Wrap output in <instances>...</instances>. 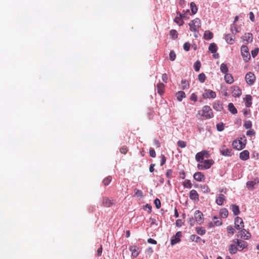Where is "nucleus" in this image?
I'll list each match as a JSON object with an SVG mask.
<instances>
[{
    "label": "nucleus",
    "mask_w": 259,
    "mask_h": 259,
    "mask_svg": "<svg viewBox=\"0 0 259 259\" xmlns=\"http://www.w3.org/2000/svg\"><path fill=\"white\" fill-rule=\"evenodd\" d=\"M196 116L205 119H210L213 117V113L210 106L205 105L201 110L198 111Z\"/></svg>",
    "instance_id": "f257e3e1"
},
{
    "label": "nucleus",
    "mask_w": 259,
    "mask_h": 259,
    "mask_svg": "<svg viewBox=\"0 0 259 259\" xmlns=\"http://www.w3.org/2000/svg\"><path fill=\"white\" fill-rule=\"evenodd\" d=\"M189 25L190 26V31L194 32L195 33H198L199 31V29L201 26V22L199 18H196L194 20H192L189 23Z\"/></svg>",
    "instance_id": "f03ea898"
},
{
    "label": "nucleus",
    "mask_w": 259,
    "mask_h": 259,
    "mask_svg": "<svg viewBox=\"0 0 259 259\" xmlns=\"http://www.w3.org/2000/svg\"><path fill=\"white\" fill-rule=\"evenodd\" d=\"M246 141L245 137L244 136L240 138V139L234 141L232 143V146L234 149L240 150L245 147Z\"/></svg>",
    "instance_id": "7ed1b4c3"
},
{
    "label": "nucleus",
    "mask_w": 259,
    "mask_h": 259,
    "mask_svg": "<svg viewBox=\"0 0 259 259\" xmlns=\"http://www.w3.org/2000/svg\"><path fill=\"white\" fill-rule=\"evenodd\" d=\"M214 163L212 159H207L201 161L197 164V168L199 170H204L209 168Z\"/></svg>",
    "instance_id": "20e7f679"
},
{
    "label": "nucleus",
    "mask_w": 259,
    "mask_h": 259,
    "mask_svg": "<svg viewBox=\"0 0 259 259\" xmlns=\"http://www.w3.org/2000/svg\"><path fill=\"white\" fill-rule=\"evenodd\" d=\"M241 53L243 60L245 62H248L250 59V55L248 47L245 45L242 46L241 48Z\"/></svg>",
    "instance_id": "39448f33"
},
{
    "label": "nucleus",
    "mask_w": 259,
    "mask_h": 259,
    "mask_svg": "<svg viewBox=\"0 0 259 259\" xmlns=\"http://www.w3.org/2000/svg\"><path fill=\"white\" fill-rule=\"evenodd\" d=\"M220 152L222 155L225 156H231L233 154L232 149L231 148H227L225 145L221 146Z\"/></svg>",
    "instance_id": "423d86ee"
},
{
    "label": "nucleus",
    "mask_w": 259,
    "mask_h": 259,
    "mask_svg": "<svg viewBox=\"0 0 259 259\" xmlns=\"http://www.w3.org/2000/svg\"><path fill=\"white\" fill-rule=\"evenodd\" d=\"M102 202L103 206L106 207L112 206L115 204V200L108 197H103Z\"/></svg>",
    "instance_id": "0eeeda50"
},
{
    "label": "nucleus",
    "mask_w": 259,
    "mask_h": 259,
    "mask_svg": "<svg viewBox=\"0 0 259 259\" xmlns=\"http://www.w3.org/2000/svg\"><path fill=\"white\" fill-rule=\"evenodd\" d=\"M202 97L204 99L212 98L216 97V93L215 92L209 89H205L204 92L202 94Z\"/></svg>",
    "instance_id": "6e6552de"
},
{
    "label": "nucleus",
    "mask_w": 259,
    "mask_h": 259,
    "mask_svg": "<svg viewBox=\"0 0 259 259\" xmlns=\"http://www.w3.org/2000/svg\"><path fill=\"white\" fill-rule=\"evenodd\" d=\"M245 80L248 84H253L255 80L254 74L251 72H248L245 75Z\"/></svg>",
    "instance_id": "1a4fd4ad"
},
{
    "label": "nucleus",
    "mask_w": 259,
    "mask_h": 259,
    "mask_svg": "<svg viewBox=\"0 0 259 259\" xmlns=\"http://www.w3.org/2000/svg\"><path fill=\"white\" fill-rule=\"evenodd\" d=\"M234 224H235V228L238 230H240L242 228H244V222L242 220V219L238 217H237L235 219L234 221Z\"/></svg>",
    "instance_id": "9d476101"
},
{
    "label": "nucleus",
    "mask_w": 259,
    "mask_h": 259,
    "mask_svg": "<svg viewBox=\"0 0 259 259\" xmlns=\"http://www.w3.org/2000/svg\"><path fill=\"white\" fill-rule=\"evenodd\" d=\"M194 218L195 221L198 224H201L203 223L204 218L203 213L199 210H196L194 213Z\"/></svg>",
    "instance_id": "9b49d317"
},
{
    "label": "nucleus",
    "mask_w": 259,
    "mask_h": 259,
    "mask_svg": "<svg viewBox=\"0 0 259 259\" xmlns=\"http://www.w3.org/2000/svg\"><path fill=\"white\" fill-rule=\"evenodd\" d=\"M232 243H236L237 245L240 248V250L247 247V243L242 240L234 239L232 240Z\"/></svg>",
    "instance_id": "f8f14e48"
},
{
    "label": "nucleus",
    "mask_w": 259,
    "mask_h": 259,
    "mask_svg": "<svg viewBox=\"0 0 259 259\" xmlns=\"http://www.w3.org/2000/svg\"><path fill=\"white\" fill-rule=\"evenodd\" d=\"M182 236V232L179 231L176 233V235L172 237L170 240V244L171 245H174L181 241V237Z\"/></svg>",
    "instance_id": "ddd939ff"
},
{
    "label": "nucleus",
    "mask_w": 259,
    "mask_h": 259,
    "mask_svg": "<svg viewBox=\"0 0 259 259\" xmlns=\"http://www.w3.org/2000/svg\"><path fill=\"white\" fill-rule=\"evenodd\" d=\"M239 231L238 233L241 238L244 240H248L251 237V234L245 229L242 228Z\"/></svg>",
    "instance_id": "4468645a"
},
{
    "label": "nucleus",
    "mask_w": 259,
    "mask_h": 259,
    "mask_svg": "<svg viewBox=\"0 0 259 259\" xmlns=\"http://www.w3.org/2000/svg\"><path fill=\"white\" fill-rule=\"evenodd\" d=\"M259 181L257 179H254L253 181H248L246 183V187L248 190H252L257 185Z\"/></svg>",
    "instance_id": "2eb2a0df"
},
{
    "label": "nucleus",
    "mask_w": 259,
    "mask_h": 259,
    "mask_svg": "<svg viewBox=\"0 0 259 259\" xmlns=\"http://www.w3.org/2000/svg\"><path fill=\"white\" fill-rule=\"evenodd\" d=\"M242 39L245 44H247L252 42L253 39L252 34L251 33H246L242 37Z\"/></svg>",
    "instance_id": "dca6fc26"
},
{
    "label": "nucleus",
    "mask_w": 259,
    "mask_h": 259,
    "mask_svg": "<svg viewBox=\"0 0 259 259\" xmlns=\"http://www.w3.org/2000/svg\"><path fill=\"white\" fill-rule=\"evenodd\" d=\"M189 197L193 201H199V195L195 190L193 189L190 191L189 193Z\"/></svg>",
    "instance_id": "f3484780"
},
{
    "label": "nucleus",
    "mask_w": 259,
    "mask_h": 259,
    "mask_svg": "<svg viewBox=\"0 0 259 259\" xmlns=\"http://www.w3.org/2000/svg\"><path fill=\"white\" fill-rule=\"evenodd\" d=\"M232 96L234 97H239L242 94V91L239 87L237 86H234L232 87Z\"/></svg>",
    "instance_id": "a211bd4d"
},
{
    "label": "nucleus",
    "mask_w": 259,
    "mask_h": 259,
    "mask_svg": "<svg viewBox=\"0 0 259 259\" xmlns=\"http://www.w3.org/2000/svg\"><path fill=\"white\" fill-rule=\"evenodd\" d=\"M212 107L214 110L218 111H221L223 109V104L220 101H215L213 103Z\"/></svg>",
    "instance_id": "6ab92c4d"
},
{
    "label": "nucleus",
    "mask_w": 259,
    "mask_h": 259,
    "mask_svg": "<svg viewBox=\"0 0 259 259\" xmlns=\"http://www.w3.org/2000/svg\"><path fill=\"white\" fill-rule=\"evenodd\" d=\"M194 179L198 182H201L204 180V175L201 172H196L194 174Z\"/></svg>",
    "instance_id": "aec40b11"
},
{
    "label": "nucleus",
    "mask_w": 259,
    "mask_h": 259,
    "mask_svg": "<svg viewBox=\"0 0 259 259\" xmlns=\"http://www.w3.org/2000/svg\"><path fill=\"white\" fill-rule=\"evenodd\" d=\"M240 158L242 160H246L249 158V152L245 150L241 152L239 154Z\"/></svg>",
    "instance_id": "412c9836"
},
{
    "label": "nucleus",
    "mask_w": 259,
    "mask_h": 259,
    "mask_svg": "<svg viewBox=\"0 0 259 259\" xmlns=\"http://www.w3.org/2000/svg\"><path fill=\"white\" fill-rule=\"evenodd\" d=\"M224 79L226 83L229 84H232L234 82V78L231 74L226 73L224 76Z\"/></svg>",
    "instance_id": "4be33fe9"
},
{
    "label": "nucleus",
    "mask_w": 259,
    "mask_h": 259,
    "mask_svg": "<svg viewBox=\"0 0 259 259\" xmlns=\"http://www.w3.org/2000/svg\"><path fill=\"white\" fill-rule=\"evenodd\" d=\"M237 244L236 243H233L232 244H231L228 248V250L229 252L232 254H235L237 252L238 250V248L237 247Z\"/></svg>",
    "instance_id": "5701e85b"
},
{
    "label": "nucleus",
    "mask_w": 259,
    "mask_h": 259,
    "mask_svg": "<svg viewBox=\"0 0 259 259\" xmlns=\"http://www.w3.org/2000/svg\"><path fill=\"white\" fill-rule=\"evenodd\" d=\"M245 105L247 107H250L252 105V97L250 95H247L244 99Z\"/></svg>",
    "instance_id": "b1692460"
},
{
    "label": "nucleus",
    "mask_w": 259,
    "mask_h": 259,
    "mask_svg": "<svg viewBox=\"0 0 259 259\" xmlns=\"http://www.w3.org/2000/svg\"><path fill=\"white\" fill-rule=\"evenodd\" d=\"M225 200V197L223 194H219L217 197L215 202L219 205H222L224 201Z\"/></svg>",
    "instance_id": "393cba45"
},
{
    "label": "nucleus",
    "mask_w": 259,
    "mask_h": 259,
    "mask_svg": "<svg viewBox=\"0 0 259 259\" xmlns=\"http://www.w3.org/2000/svg\"><path fill=\"white\" fill-rule=\"evenodd\" d=\"M178 14L179 15V17H177L175 18L174 21L178 24L179 26H182L184 24V21L182 19V18L183 17L182 15L181 14V13L178 12ZM184 17V16H183Z\"/></svg>",
    "instance_id": "a878e982"
},
{
    "label": "nucleus",
    "mask_w": 259,
    "mask_h": 259,
    "mask_svg": "<svg viewBox=\"0 0 259 259\" xmlns=\"http://www.w3.org/2000/svg\"><path fill=\"white\" fill-rule=\"evenodd\" d=\"M235 37L232 34H228L225 36V39L227 43L229 44H233L234 42Z\"/></svg>",
    "instance_id": "bb28decb"
},
{
    "label": "nucleus",
    "mask_w": 259,
    "mask_h": 259,
    "mask_svg": "<svg viewBox=\"0 0 259 259\" xmlns=\"http://www.w3.org/2000/svg\"><path fill=\"white\" fill-rule=\"evenodd\" d=\"M157 93L160 95H162L164 92V85L162 83H158L157 84Z\"/></svg>",
    "instance_id": "cd10ccee"
},
{
    "label": "nucleus",
    "mask_w": 259,
    "mask_h": 259,
    "mask_svg": "<svg viewBox=\"0 0 259 259\" xmlns=\"http://www.w3.org/2000/svg\"><path fill=\"white\" fill-rule=\"evenodd\" d=\"M231 208L235 215H237L239 214L240 210L238 205L236 204H232L231 205Z\"/></svg>",
    "instance_id": "c85d7f7f"
},
{
    "label": "nucleus",
    "mask_w": 259,
    "mask_h": 259,
    "mask_svg": "<svg viewBox=\"0 0 259 259\" xmlns=\"http://www.w3.org/2000/svg\"><path fill=\"white\" fill-rule=\"evenodd\" d=\"M228 110L233 114H236L237 113V110L234 106V104L232 103H229L228 104Z\"/></svg>",
    "instance_id": "c756f323"
},
{
    "label": "nucleus",
    "mask_w": 259,
    "mask_h": 259,
    "mask_svg": "<svg viewBox=\"0 0 259 259\" xmlns=\"http://www.w3.org/2000/svg\"><path fill=\"white\" fill-rule=\"evenodd\" d=\"M208 50L211 53H214L217 51L218 47L215 44L211 43L210 44Z\"/></svg>",
    "instance_id": "7c9ffc66"
},
{
    "label": "nucleus",
    "mask_w": 259,
    "mask_h": 259,
    "mask_svg": "<svg viewBox=\"0 0 259 259\" xmlns=\"http://www.w3.org/2000/svg\"><path fill=\"white\" fill-rule=\"evenodd\" d=\"M213 36V33L210 31H205L204 34V37L205 39H211Z\"/></svg>",
    "instance_id": "2f4dec72"
},
{
    "label": "nucleus",
    "mask_w": 259,
    "mask_h": 259,
    "mask_svg": "<svg viewBox=\"0 0 259 259\" xmlns=\"http://www.w3.org/2000/svg\"><path fill=\"white\" fill-rule=\"evenodd\" d=\"M204 157H203V155H202L201 152H198L196 155H195V159L197 162H199V163L203 161Z\"/></svg>",
    "instance_id": "473e14b6"
},
{
    "label": "nucleus",
    "mask_w": 259,
    "mask_h": 259,
    "mask_svg": "<svg viewBox=\"0 0 259 259\" xmlns=\"http://www.w3.org/2000/svg\"><path fill=\"white\" fill-rule=\"evenodd\" d=\"M185 96V93L183 91H179L177 94V99L179 101H181Z\"/></svg>",
    "instance_id": "72a5a7b5"
},
{
    "label": "nucleus",
    "mask_w": 259,
    "mask_h": 259,
    "mask_svg": "<svg viewBox=\"0 0 259 259\" xmlns=\"http://www.w3.org/2000/svg\"><path fill=\"white\" fill-rule=\"evenodd\" d=\"M220 213L221 216L223 218H226L228 217V211L226 208H222L220 210Z\"/></svg>",
    "instance_id": "f704fd0d"
},
{
    "label": "nucleus",
    "mask_w": 259,
    "mask_h": 259,
    "mask_svg": "<svg viewBox=\"0 0 259 259\" xmlns=\"http://www.w3.org/2000/svg\"><path fill=\"white\" fill-rule=\"evenodd\" d=\"M183 186L184 188L190 189L192 187V183L189 180H186L183 182Z\"/></svg>",
    "instance_id": "c9c22d12"
},
{
    "label": "nucleus",
    "mask_w": 259,
    "mask_h": 259,
    "mask_svg": "<svg viewBox=\"0 0 259 259\" xmlns=\"http://www.w3.org/2000/svg\"><path fill=\"white\" fill-rule=\"evenodd\" d=\"M196 231L197 233L200 235H203L206 233V230L203 227H197L196 228Z\"/></svg>",
    "instance_id": "e433bc0d"
},
{
    "label": "nucleus",
    "mask_w": 259,
    "mask_h": 259,
    "mask_svg": "<svg viewBox=\"0 0 259 259\" xmlns=\"http://www.w3.org/2000/svg\"><path fill=\"white\" fill-rule=\"evenodd\" d=\"M220 70L222 73L226 74L228 71V68L226 64L222 63L220 66Z\"/></svg>",
    "instance_id": "4c0bfd02"
},
{
    "label": "nucleus",
    "mask_w": 259,
    "mask_h": 259,
    "mask_svg": "<svg viewBox=\"0 0 259 259\" xmlns=\"http://www.w3.org/2000/svg\"><path fill=\"white\" fill-rule=\"evenodd\" d=\"M112 181V177L108 176L105 178L103 181V183L105 186H108Z\"/></svg>",
    "instance_id": "58836bf2"
},
{
    "label": "nucleus",
    "mask_w": 259,
    "mask_h": 259,
    "mask_svg": "<svg viewBox=\"0 0 259 259\" xmlns=\"http://www.w3.org/2000/svg\"><path fill=\"white\" fill-rule=\"evenodd\" d=\"M200 188L202 192L204 193H207L210 192V189L206 185H200Z\"/></svg>",
    "instance_id": "ea45409f"
},
{
    "label": "nucleus",
    "mask_w": 259,
    "mask_h": 259,
    "mask_svg": "<svg viewBox=\"0 0 259 259\" xmlns=\"http://www.w3.org/2000/svg\"><path fill=\"white\" fill-rule=\"evenodd\" d=\"M190 239L192 241H195V242L197 243H199L202 240L200 237L196 235H191Z\"/></svg>",
    "instance_id": "a19ab883"
},
{
    "label": "nucleus",
    "mask_w": 259,
    "mask_h": 259,
    "mask_svg": "<svg viewBox=\"0 0 259 259\" xmlns=\"http://www.w3.org/2000/svg\"><path fill=\"white\" fill-rule=\"evenodd\" d=\"M190 8H191V12L193 14H195L197 13L198 9H197V8L194 3L192 2L190 4Z\"/></svg>",
    "instance_id": "79ce46f5"
},
{
    "label": "nucleus",
    "mask_w": 259,
    "mask_h": 259,
    "mask_svg": "<svg viewBox=\"0 0 259 259\" xmlns=\"http://www.w3.org/2000/svg\"><path fill=\"white\" fill-rule=\"evenodd\" d=\"M169 34L172 39H176L178 37V32L175 29H172L170 31Z\"/></svg>",
    "instance_id": "37998d69"
},
{
    "label": "nucleus",
    "mask_w": 259,
    "mask_h": 259,
    "mask_svg": "<svg viewBox=\"0 0 259 259\" xmlns=\"http://www.w3.org/2000/svg\"><path fill=\"white\" fill-rule=\"evenodd\" d=\"M244 126L246 129H250L252 127V123L250 120H246L244 123Z\"/></svg>",
    "instance_id": "c03bdc74"
},
{
    "label": "nucleus",
    "mask_w": 259,
    "mask_h": 259,
    "mask_svg": "<svg viewBox=\"0 0 259 259\" xmlns=\"http://www.w3.org/2000/svg\"><path fill=\"white\" fill-rule=\"evenodd\" d=\"M177 145L178 147L183 148L186 147L187 143L184 141L179 140L177 142Z\"/></svg>",
    "instance_id": "a18cd8bd"
},
{
    "label": "nucleus",
    "mask_w": 259,
    "mask_h": 259,
    "mask_svg": "<svg viewBox=\"0 0 259 259\" xmlns=\"http://www.w3.org/2000/svg\"><path fill=\"white\" fill-rule=\"evenodd\" d=\"M213 220L214 222V225H215L217 226H221L222 224L221 220H219L218 218L217 217H214L213 218Z\"/></svg>",
    "instance_id": "49530a36"
},
{
    "label": "nucleus",
    "mask_w": 259,
    "mask_h": 259,
    "mask_svg": "<svg viewBox=\"0 0 259 259\" xmlns=\"http://www.w3.org/2000/svg\"><path fill=\"white\" fill-rule=\"evenodd\" d=\"M135 192V195H136L137 197H140L141 198H142L143 197V192L141 190L135 189L134 190Z\"/></svg>",
    "instance_id": "de8ad7c7"
},
{
    "label": "nucleus",
    "mask_w": 259,
    "mask_h": 259,
    "mask_svg": "<svg viewBox=\"0 0 259 259\" xmlns=\"http://www.w3.org/2000/svg\"><path fill=\"white\" fill-rule=\"evenodd\" d=\"M198 78L200 82L203 83L205 81L206 78L205 75L203 73H200L198 75Z\"/></svg>",
    "instance_id": "09e8293b"
},
{
    "label": "nucleus",
    "mask_w": 259,
    "mask_h": 259,
    "mask_svg": "<svg viewBox=\"0 0 259 259\" xmlns=\"http://www.w3.org/2000/svg\"><path fill=\"white\" fill-rule=\"evenodd\" d=\"M227 232L232 235L234 234L235 232V229L232 226H229L227 227Z\"/></svg>",
    "instance_id": "8fccbe9b"
},
{
    "label": "nucleus",
    "mask_w": 259,
    "mask_h": 259,
    "mask_svg": "<svg viewBox=\"0 0 259 259\" xmlns=\"http://www.w3.org/2000/svg\"><path fill=\"white\" fill-rule=\"evenodd\" d=\"M201 67V63L199 61H197L194 65V69L196 71L198 72L200 70V68Z\"/></svg>",
    "instance_id": "3c124183"
},
{
    "label": "nucleus",
    "mask_w": 259,
    "mask_h": 259,
    "mask_svg": "<svg viewBox=\"0 0 259 259\" xmlns=\"http://www.w3.org/2000/svg\"><path fill=\"white\" fill-rule=\"evenodd\" d=\"M217 129L219 132H222L224 129V124L223 122L218 123L217 124Z\"/></svg>",
    "instance_id": "603ef678"
},
{
    "label": "nucleus",
    "mask_w": 259,
    "mask_h": 259,
    "mask_svg": "<svg viewBox=\"0 0 259 259\" xmlns=\"http://www.w3.org/2000/svg\"><path fill=\"white\" fill-rule=\"evenodd\" d=\"M169 59L171 61H174L176 57V55L174 51H171L169 53Z\"/></svg>",
    "instance_id": "864d4df0"
},
{
    "label": "nucleus",
    "mask_w": 259,
    "mask_h": 259,
    "mask_svg": "<svg viewBox=\"0 0 259 259\" xmlns=\"http://www.w3.org/2000/svg\"><path fill=\"white\" fill-rule=\"evenodd\" d=\"M130 250L132 252V255L133 256H137L138 255V253L137 252V251L136 250L135 246L131 247Z\"/></svg>",
    "instance_id": "5fc2aeb1"
},
{
    "label": "nucleus",
    "mask_w": 259,
    "mask_h": 259,
    "mask_svg": "<svg viewBox=\"0 0 259 259\" xmlns=\"http://www.w3.org/2000/svg\"><path fill=\"white\" fill-rule=\"evenodd\" d=\"M181 83L183 89H188L189 88V83L186 80H182Z\"/></svg>",
    "instance_id": "6e6d98bb"
},
{
    "label": "nucleus",
    "mask_w": 259,
    "mask_h": 259,
    "mask_svg": "<svg viewBox=\"0 0 259 259\" xmlns=\"http://www.w3.org/2000/svg\"><path fill=\"white\" fill-rule=\"evenodd\" d=\"M258 51H259V49L257 48H256L254 49L253 50L251 51V55L253 58H255L257 56V55L258 53Z\"/></svg>",
    "instance_id": "4d7b16f0"
},
{
    "label": "nucleus",
    "mask_w": 259,
    "mask_h": 259,
    "mask_svg": "<svg viewBox=\"0 0 259 259\" xmlns=\"http://www.w3.org/2000/svg\"><path fill=\"white\" fill-rule=\"evenodd\" d=\"M184 223V222L181 219H178L176 221V225L178 227H181Z\"/></svg>",
    "instance_id": "13d9d810"
},
{
    "label": "nucleus",
    "mask_w": 259,
    "mask_h": 259,
    "mask_svg": "<svg viewBox=\"0 0 259 259\" xmlns=\"http://www.w3.org/2000/svg\"><path fill=\"white\" fill-rule=\"evenodd\" d=\"M154 204L157 208L159 209L161 207V202L159 199L156 198L154 200Z\"/></svg>",
    "instance_id": "bf43d9fd"
},
{
    "label": "nucleus",
    "mask_w": 259,
    "mask_h": 259,
    "mask_svg": "<svg viewBox=\"0 0 259 259\" xmlns=\"http://www.w3.org/2000/svg\"><path fill=\"white\" fill-rule=\"evenodd\" d=\"M190 44L188 42H185L184 44L183 48L186 51H188L190 50Z\"/></svg>",
    "instance_id": "052dcab7"
},
{
    "label": "nucleus",
    "mask_w": 259,
    "mask_h": 259,
    "mask_svg": "<svg viewBox=\"0 0 259 259\" xmlns=\"http://www.w3.org/2000/svg\"><path fill=\"white\" fill-rule=\"evenodd\" d=\"M127 151H128L127 148L126 146H122L120 149V152L124 154H126L127 153Z\"/></svg>",
    "instance_id": "680f3d73"
},
{
    "label": "nucleus",
    "mask_w": 259,
    "mask_h": 259,
    "mask_svg": "<svg viewBox=\"0 0 259 259\" xmlns=\"http://www.w3.org/2000/svg\"><path fill=\"white\" fill-rule=\"evenodd\" d=\"M201 152L204 158H208L210 157V154L209 153L208 151L206 150H203Z\"/></svg>",
    "instance_id": "e2e57ef3"
},
{
    "label": "nucleus",
    "mask_w": 259,
    "mask_h": 259,
    "mask_svg": "<svg viewBox=\"0 0 259 259\" xmlns=\"http://www.w3.org/2000/svg\"><path fill=\"white\" fill-rule=\"evenodd\" d=\"M255 133L253 130L250 129L246 132V135L248 136H252L255 135Z\"/></svg>",
    "instance_id": "0e129e2a"
},
{
    "label": "nucleus",
    "mask_w": 259,
    "mask_h": 259,
    "mask_svg": "<svg viewBox=\"0 0 259 259\" xmlns=\"http://www.w3.org/2000/svg\"><path fill=\"white\" fill-rule=\"evenodd\" d=\"M149 154L152 157H156V153L155 150L153 149H150L149 150Z\"/></svg>",
    "instance_id": "69168bd1"
},
{
    "label": "nucleus",
    "mask_w": 259,
    "mask_h": 259,
    "mask_svg": "<svg viewBox=\"0 0 259 259\" xmlns=\"http://www.w3.org/2000/svg\"><path fill=\"white\" fill-rule=\"evenodd\" d=\"M190 100L191 101L196 102L197 100V96L194 93L192 94L190 97Z\"/></svg>",
    "instance_id": "338daca9"
},
{
    "label": "nucleus",
    "mask_w": 259,
    "mask_h": 259,
    "mask_svg": "<svg viewBox=\"0 0 259 259\" xmlns=\"http://www.w3.org/2000/svg\"><path fill=\"white\" fill-rule=\"evenodd\" d=\"M172 174L171 169H168L166 172V176L168 178H171Z\"/></svg>",
    "instance_id": "774afa93"
}]
</instances>
